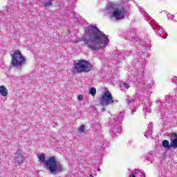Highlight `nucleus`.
<instances>
[{"mask_svg":"<svg viewBox=\"0 0 177 177\" xmlns=\"http://www.w3.org/2000/svg\"><path fill=\"white\" fill-rule=\"evenodd\" d=\"M145 77V73L138 72L136 75H135L134 78H136V82H142L143 78Z\"/></svg>","mask_w":177,"mask_h":177,"instance_id":"17","label":"nucleus"},{"mask_svg":"<svg viewBox=\"0 0 177 177\" xmlns=\"http://www.w3.org/2000/svg\"><path fill=\"white\" fill-rule=\"evenodd\" d=\"M0 94L1 95V96H8V89H6V87H5V86H0Z\"/></svg>","mask_w":177,"mask_h":177,"instance_id":"19","label":"nucleus"},{"mask_svg":"<svg viewBox=\"0 0 177 177\" xmlns=\"http://www.w3.org/2000/svg\"><path fill=\"white\" fill-rule=\"evenodd\" d=\"M11 66L12 67H20L23 66L26 62V58L23 57L21 53L19 51H15L14 54L11 55Z\"/></svg>","mask_w":177,"mask_h":177,"instance_id":"7","label":"nucleus"},{"mask_svg":"<svg viewBox=\"0 0 177 177\" xmlns=\"http://www.w3.org/2000/svg\"><path fill=\"white\" fill-rule=\"evenodd\" d=\"M148 48H151V46H148Z\"/></svg>","mask_w":177,"mask_h":177,"instance_id":"34","label":"nucleus"},{"mask_svg":"<svg viewBox=\"0 0 177 177\" xmlns=\"http://www.w3.org/2000/svg\"><path fill=\"white\" fill-rule=\"evenodd\" d=\"M140 12H141V13H142V14L144 13V16L148 15L147 12H145V10L142 8L140 10Z\"/></svg>","mask_w":177,"mask_h":177,"instance_id":"28","label":"nucleus"},{"mask_svg":"<svg viewBox=\"0 0 177 177\" xmlns=\"http://www.w3.org/2000/svg\"><path fill=\"white\" fill-rule=\"evenodd\" d=\"M171 103H173L172 99H171Z\"/></svg>","mask_w":177,"mask_h":177,"instance_id":"35","label":"nucleus"},{"mask_svg":"<svg viewBox=\"0 0 177 177\" xmlns=\"http://www.w3.org/2000/svg\"><path fill=\"white\" fill-rule=\"evenodd\" d=\"M126 102L127 103V107H129L130 110H131V114H133V113L136 111V109H133V107H135V100H133V98L128 97L126 100Z\"/></svg>","mask_w":177,"mask_h":177,"instance_id":"12","label":"nucleus"},{"mask_svg":"<svg viewBox=\"0 0 177 177\" xmlns=\"http://www.w3.org/2000/svg\"><path fill=\"white\" fill-rule=\"evenodd\" d=\"M169 96L165 97L167 102H158V100H157V103H158V109L159 111H160V113H162V111H164L165 109H167L169 107V106L167 104V103H171V99H169Z\"/></svg>","mask_w":177,"mask_h":177,"instance_id":"11","label":"nucleus"},{"mask_svg":"<svg viewBox=\"0 0 177 177\" xmlns=\"http://www.w3.org/2000/svg\"><path fill=\"white\" fill-rule=\"evenodd\" d=\"M145 106L146 108H144V110H145L146 112L148 111V113H151V109H150V107H151V104H150L149 102H145Z\"/></svg>","mask_w":177,"mask_h":177,"instance_id":"23","label":"nucleus"},{"mask_svg":"<svg viewBox=\"0 0 177 177\" xmlns=\"http://www.w3.org/2000/svg\"><path fill=\"white\" fill-rule=\"evenodd\" d=\"M84 31V35L79 39V40L75 41V44L82 41L88 49L96 52L99 49L106 48L107 44L110 42L106 34L100 31L95 26H89L85 28Z\"/></svg>","mask_w":177,"mask_h":177,"instance_id":"1","label":"nucleus"},{"mask_svg":"<svg viewBox=\"0 0 177 177\" xmlns=\"http://www.w3.org/2000/svg\"><path fill=\"white\" fill-rule=\"evenodd\" d=\"M134 33H135V30L133 28H130L128 30L124 31L123 33V35L124 38H127V39H131V41L134 42L136 39L137 41L139 40L138 37H132V35H133Z\"/></svg>","mask_w":177,"mask_h":177,"instance_id":"10","label":"nucleus"},{"mask_svg":"<svg viewBox=\"0 0 177 177\" xmlns=\"http://www.w3.org/2000/svg\"><path fill=\"white\" fill-rule=\"evenodd\" d=\"M97 171H100L99 169H97Z\"/></svg>","mask_w":177,"mask_h":177,"instance_id":"36","label":"nucleus"},{"mask_svg":"<svg viewBox=\"0 0 177 177\" xmlns=\"http://www.w3.org/2000/svg\"><path fill=\"white\" fill-rule=\"evenodd\" d=\"M105 109L102 108V111H104Z\"/></svg>","mask_w":177,"mask_h":177,"instance_id":"32","label":"nucleus"},{"mask_svg":"<svg viewBox=\"0 0 177 177\" xmlns=\"http://www.w3.org/2000/svg\"><path fill=\"white\" fill-rule=\"evenodd\" d=\"M55 0H48L47 1L43 3L44 8H48V6H52Z\"/></svg>","mask_w":177,"mask_h":177,"instance_id":"25","label":"nucleus"},{"mask_svg":"<svg viewBox=\"0 0 177 177\" xmlns=\"http://www.w3.org/2000/svg\"><path fill=\"white\" fill-rule=\"evenodd\" d=\"M90 176H92V175H90Z\"/></svg>","mask_w":177,"mask_h":177,"instance_id":"37","label":"nucleus"},{"mask_svg":"<svg viewBox=\"0 0 177 177\" xmlns=\"http://www.w3.org/2000/svg\"><path fill=\"white\" fill-rule=\"evenodd\" d=\"M171 82H173V84H176L177 85V77H174V78H172Z\"/></svg>","mask_w":177,"mask_h":177,"instance_id":"27","label":"nucleus"},{"mask_svg":"<svg viewBox=\"0 0 177 177\" xmlns=\"http://www.w3.org/2000/svg\"><path fill=\"white\" fill-rule=\"evenodd\" d=\"M84 99V96L82 95H79L77 96V100H82Z\"/></svg>","mask_w":177,"mask_h":177,"instance_id":"29","label":"nucleus"},{"mask_svg":"<svg viewBox=\"0 0 177 177\" xmlns=\"http://www.w3.org/2000/svg\"><path fill=\"white\" fill-rule=\"evenodd\" d=\"M154 82L151 79H147L145 80L143 86H141L138 88L137 95L140 96H149L150 95V91L151 89V86H153Z\"/></svg>","mask_w":177,"mask_h":177,"instance_id":"6","label":"nucleus"},{"mask_svg":"<svg viewBox=\"0 0 177 177\" xmlns=\"http://www.w3.org/2000/svg\"><path fill=\"white\" fill-rule=\"evenodd\" d=\"M124 121V112H120L117 115H111L109 119V128L112 135H118L121 133V127L120 124Z\"/></svg>","mask_w":177,"mask_h":177,"instance_id":"4","label":"nucleus"},{"mask_svg":"<svg viewBox=\"0 0 177 177\" xmlns=\"http://www.w3.org/2000/svg\"><path fill=\"white\" fill-rule=\"evenodd\" d=\"M162 38H163L164 39H165V38H167V37H162Z\"/></svg>","mask_w":177,"mask_h":177,"instance_id":"33","label":"nucleus"},{"mask_svg":"<svg viewBox=\"0 0 177 177\" xmlns=\"http://www.w3.org/2000/svg\"><path fill=\"white\" fill-rule=\"evenodd\" d=\"M73 70L79 74L89 73L92 70V64L87 60L79 59L73 64Z\"/></svg>","mask_w":177,"mask_h":177,"instance_id":"5","label":"nucleus"},{"mask_svg":"<svg viewBox=\"0 0 177 177\" xmlns=\"http://www.w3.org/2000/svg\"><path fill=\"white\" fill-rule=\"evenodd\" d=\"M104 15L109 16L110 19H115V20H122L124 19L127 11L124 8H117L114 3H109L108 8L104 10Z\"/></svg>","mask_w":177,"mask_h":177,"instance_id":"3","label":"nucleus"},{"mask_svg":"<svg viewBox=\"0 0 177 177\" xmlns=\"http://www.w3.org/2000/svg\"><path fill=\"white\" fill-rule=\"evenodd\" d=\"M145 177V176L138 170H135L133 174L130 176V177Z\"/></svg>","mask_w":177,"mask_h":177,"instance_id":"21","label":"nucleus"},{"mask_svg":"<svg viewBox=\"0 0 177 177\" xmlns=\"http://www.w3.org/2000/svg\"><path fill=\"white\" fill-rule=\"evenodd\" d=\"M101 149L104 150L106 147H109V142L106 140H102L100 142Z\"/></svg>","mask_w":177,"mask_h":177,"instance_id":"22","label":"nucleus"},{"mask_svg":"<svg viewBox=\"0 0 177 177\" xmlns=\"http://www.w3.org/2000/svg\"><path fill=\"white\" fill-rule=\"evenodd\" d=\"M162 146H163V147H165L166 149H168L169 150V149L172 148V146H171V141H170V144H169V141L165 140L162 141Z\"/></svg>","mask_w":177,"mask_h":177,"instance_id":"20","label":"nucleus"},{"mask_svg":"<svg viewBox=\"0 0 177 177\" xmlns=\"http://www.w3.org/2000/svg\"><path fill=\"white\" fill-rule=\"evenodd\" d=\"M38 158L39 162L44 164L46 169L49 171L53 175L60 174V172L64 171V167L60 162L57 161L56 156H51L45 160V153H40Z\"/></svg>","mask_w":177,"mask_h":177,"instance_id":"2","label":"nucleus"},{"mask_svg":"<svg viewBox=\"0 0 177 177\" xmlns=\"http://www.w3.org/2000/svg\"><path fill=\"white\" fill-rule=\"evenodd\" d=\"M152 133H153V123H151L147 127V130L145 133V136L146 138H149V136H151Z\"/></svg>","mask_w":177,"mask_h":177,"instance_id":"18","label":"nucleus"},{"mask_svg":"<svg viewBox=\"0 0 177 177\" xmlns=\"http://www.w3.org/2000/svg\"><path fill=\"white\" fill-rule=\"evenodd\" d=\"M100 104L103 106H109V104H114V103H118V100H113V95L110 91H106L102 95L100 100Z\"/></svg>","mask_w":177,"mask_h":177,"instance_id":"8","label":"nucleus"},{"mask_svg":"<svg viewBox=\"0 0 177 177\" xmlns=\"http://www.w3.org/2000/svg\"><path fill=\"white\" fill-rule=\"evenodd\" d=\"M145 162H147V163H148V164H149V162L151 163V161H150V160H149V159H145Z\"/></svg>","mask_w":177,"mask_h":177,"instance_id":"30","label":"nucleus"},{"mask_svg":"<svg viewBox=\"0 0 177 177\" xmlns=\"http://www.w3.org/2000/svg\"><path fill=\"white\" fill-rule=\"evenodd\" d=\"M88 93L92 96H95V95H96V88L95 87H92L89 89Z\"/></svg>","mask_w":177,"mask_h":177,"instance_id":"26","label":"nucleus"},{"mask_svg":"<svg viewBox=\"0 0 177 177\" xmlns=\"http://www.w3.org/2000/svg\"><path fill=\"white\" fill-rule=\"evenodd\" d=\"M173 17H175V16H174L173 15H171L170 16H168V18L171 19V20H172Z\"/></svg>","mask_w":177,"mask_h":177,"instance_id":"31","label":"nucleus"},{"mask_svg":"<svg viewBox=\"0 0 177 177\" xmlns=\"http://www.w3.org/2000/svg\"><path fill=\"white\" fill-rule=\"evenodd\" d=\"M154 26L155 27H153V30H154L156 34H159V35H161V34H162V32L165 31V30L162 28V26L158 25V23H155Z\"/></svg>","mask_w":177,"mask_h":177,"instance_id":"14","label":"nucleus"},{"mask_svg":"<svg viewBox=\"0 0 177 177\" xmlns=\"http://www.w3.org/2000/svg\"><path fill=\"white\" fill-rule=\"evenodd\" d=\"M26 161V158L20 152L17 151L14 158V164L15 167H20Z\"/></svg>","mask_w":177,"mask_h":177,"instance_id":"9","label":"nucleus"},{"mask_svg":"<svg viewBox=\"0 0 177 177\" xmlns=\"http://www.w3.org/2000/svg\"><path fill=\"white\" fill-rule=\"evenodd\" d=\"M124 56H125V55H124V53H119L115 55L114 57H113V62L114 63H120L121 62V59H122V57H124Z\"/></svg>","mask_w":177,"mask_h":177,"instance_id":"16","label":"nucleus"},{"mask_svg":"<svg viewBox=\"0 0 177 177\" xmlns=\"http://www.w3.org/2000/svg\"><path fill=\"white\" fill-rule=\"evenodd\" d=\"M78 132L80 135H85V125L82 124L81 126H80V127L78 128Z\"/></svg>","mask_w":177,"mask_h":177,"instance_id":"24","label":"nucleus"},{"mask_svg":"<svg viewBox=\"0 0 177 177\" xmlns=\"http://www.w3.org/2000/svg\"><path fill=\"white\" fill-rule=\"evenodd\" d=\"M171 146L173 149H177V133H173L170 138Z\"/></svg>","mask_w":177,"mask_h":177,"instance_id":"13","label":"nucleus"},{"mask_svg":"<svg viewBox=\"0 0 177 177\" xmlns=\"http://www.w3.org/2000/svg\"><path fill=\"white\" fill-rule=\"evenodd\" d=\"M120 90L122 91V92H127V90L131 88V85L126 82H120Z\"/></svg>","mask_w":177,"mask_h":177,"instance_id":"15","label":"nucleus"}]
</instances>
